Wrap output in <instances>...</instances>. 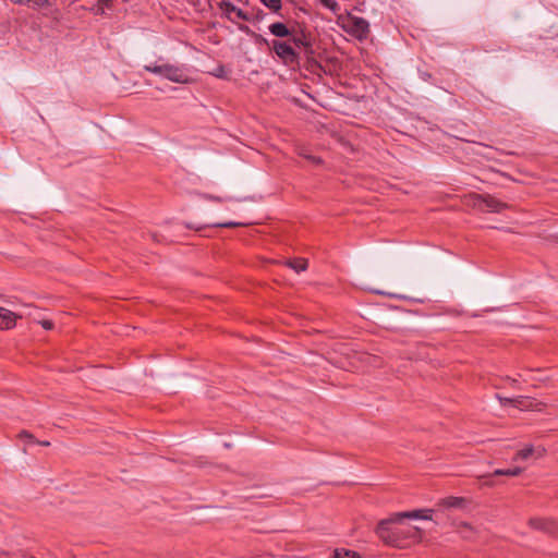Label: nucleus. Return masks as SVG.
Here are the masks:
<instances>
[{
    "mask_svg": "<svg viewBox=\"0 0 558 558\" xmlns=\"http://www.w3.org/2000/svg\"><path fill=\"white\" fill-rule=\"evenodd\" d=\"M407 533L410 536L414 537L418 533V529L417 527H407Z\"/></svg>",
    "mask_w": 558,
    "mask_h": 558,
    "instance_id": "a878e982",
    "label": "nucleus"
},
{
    "mask_svg": "<svg viewBox=\"0 0 558 558\" xmlns=\"http://www.w3.org/2000/svg\"><path fill=\"white\" fill-rule=\"evenodd\" d=\"M35 3H36V4H41V3H43V0H35Z\"/></svg>",
    "mask_w": 558,
    "mask_h": 558,
    "instance_id": "2f4dec72",
    "label": "nucleus"
},
{
    "mask_svg": "<svg viewBox=\"0 0 558 558\" xmlns=\"http://www.w3.org/2000/svg\"><path fill=\"white\" fill-rule=\"evenodd\" d=\"M80 7L95 14H104L105 7H110L111 0H75Z\"/></svg>",
    "mask_w": 558,
    "mask_h": 558,
    "instance_id": "6e6552de",
    "label": "nucleus"
},
{
    "mask_svg": "<svg viewBox=\"0 0 558 558\" xmlns=\"http://www.w3.org/2000/svg\"><path fill=\"white\" fill-rule=\"evenodd\" d=\"M269 32L279 38L291 36V31L289 27L281 22L272 23L269 25Z\"/></svg>",
    "mask_w": 558,
    "mask_h": 558,
    "instance_id": "ddd939ff",
    "label": "nucleus"
},
{
    "mask_svg": "<svg viewBox=\"0 0 558 558\" xmlns=\"http://www.w3.org/2000/svg\"><path fill=\"white\" fill-rule=\"evenodd\" d=\"M469 147L472 149L473 154H475V155L485 156L487 158L494 157L493 155L495 153V149H493L492 147H488V146H485L482 144H474L472 146H470L469 144H464V147H461V149L468 150Z\"/></svg>",
    "mask_w": 558,
    "mask_h": 558,
    "instance_id": "f8f14e48",
    "label": "nucleus"
},
{
    "mask_svg": "<svg viewBox=\"0 0 558 558\" xmlns=\"http://www.w3.org/2000/svg\"><path fill=\"white\" fill-rule=\"evenodd\" d=\"M465 502H466V500L464 498L456 497V501H454L456 510L464 508Z\"/></svg>",
    "mask_w": 558,
    "mask_h": 558,
    "instance_id": "5701e85b",
    "label": "nucleus"
},
{
    "mask_svg": "<svg viewBox=\"0 0 558 558\" xmlns=\"http://www.w3.org/2000/svg\"><path fill=\"white\" fill-rule=\"evenodd\" d=\"M529 525L534 529L542 531L547 534H558V522L551 518H531Z\"/></svg>",
    "mask_w": 558,
    "mask_h": 558,
    "instance_id": "423d86ee",
    "label": "nucleus"
},
{
    "mask_svg": "<svg viewBox=\"0 0 558 558\" xmlns=\"http://www.w3.org/2000/svg\"><path fill=\"white\" fill-rule=\"evenodd\" d=\"M219 8L226 13L227 17L232 21L231 14L233 13L239 20L248 21V15L242 10L236 8L228 0H223L219 3Z\"/></svg>",
    "mask_w": 558,
    "mask_h": 558,
    "instance_id": "1a4fd4ad",
    "label": "nucleus"
},
{
    "mask_svg": "<svg viewBox=\"0 0 558 558\" xmlns=\"http://www.w3.org/2000/svg\"><path fill=\"white\" fill-rule=\"evenodd\" d=\"M40 324L47 330H50L53 328V323L51 320H41Z\"/></svg>",
    "mask_w": 558,
    "mask_h": 558,
    "instance_id": "393cba45",
    "label": "nucleus"
},
{
    "mask_svg": "<svg viewBox=\"0 0 558 558\" xmlns=\"http://www.w3.org/2000/svg\"><path fill=\"white\" fill-rule=\"evenodd\" d=\"M523 472V469L520 466H514L510 469H497L493 472V475H506V476H518Z\"/></svg>",
    "mask_w": 558,
    "mask_h": 558,
    "instance_id": "dca6fc26",
    "label": "nucleus"
},
{
    "mask_svg": "<svg viewBox=\"0 0 558 558\" xmlns=\"http://www.w3.org/2000/svg\"><path fill=\"white\" fill-rule=\"evenodd\" d=\"M432 512H433V510H430V509H424V510H412V511L396 513L390 519L383 520L378 524L377 533L384 541L393 544L396 542V539L392 538V536L405 532V529L400 527V526H395V527L390 529L389 524L401 523V521L403 519L429 520V519H432Z\"/></svg>",
    "mask_w": 558,
    "mask_h": 558,
    "instance_id": "f257e3e1",
    "label": "nucleus"
},
{
    "mask_svg": "<svg viewBox=\"0 0 558 558\" xmlns=\"http://www.w3.org/2000/svg\"><path fill=\"white\" fill-rule=\"evenodd\" d=\"M445 505H447V506H449V507L453 506V500H452V498H451V497H450V498H447V499L445 500Z\"/></svg>",
    "mask_w": 558,
    "mask_h": 558,
    "instance_id": "c85d7f7f",
    "label": "nucleus"
},
{
    "mask_svg": "<svg viewBox=\"0 0 558 558\" xmlns=\"http://www.w3.org/2000/svg\"><path fill=\"white\" fill-rule=\"evenodd\" d=\"M320 3L332 11L333 13L338 12L340 10V5L335 0H319Z\"/></svg>",
    "mask_w": 558,
    "mask_h": 558,
    "instance_id": "aec40b11",
    "label": "nucleus"
},
{
    "mask_svg": "<svg viewBox=\"0 0 558 558\" xmlns=\"http://www.w3.org/2000/svg\"><path fill=\"white\" fill-rule=\"evenodd\" d=\"M38 444H39V445H41V446H49V445H50V442H49V441H40V442H38Z\"/></svg>",
    "mask_w": 558,
    "mask_h": 558,
    "instance_id": "c756f323",
    "label": "nucleus"
},
{
    "mask_svg": "<svg viewBox=\"0 0 558 558\" xmlns=\"http://www.w3.org/2000/svg\"><path fill=\"white\" fill-rule=\"evenodd\" d=\"M518 384V380L517 379H511V385L512 386H515Z\"/></svg>",
    "mask_w": 558,
    "mask_h": 558,
    "instance_id": "7c9ffc66",
    "label": "nucleus"
},
{
    "mask_svg": "<svg viewBox=\"0 0 558 558\" xmlns=\"http://www.w3.org/2000/svg\"><path fill=\"white\" fill-rule=\"evenodd\" d=\"M341 26L347 33L360 40L365 39L369 33L368 22L363 17L352 14H348L343 19Z\"/></svg>",
    "mask_w": 558,
    "mask_h": 558,
    "instance_id": "7ed1b4c3",
    "label": "nucleus"
},
{
    "mask_svg": "<svg viewBox=\"0 0 558 558\" xmlns=\"http://www.w3.org/2000/svg\"><path fill=\"white\" fill-rule=\"evenodd\" d=\"M496 398L499 400L501 405H511V407L515 408V402L514 401H517V397L515 398H507V397H502V396L497 393Z\"/></svg>",
    "mask_w": 558,
    "mask_h": 558,
    "instance_id": "412c9836",
    "label": "nucleus"
},
{
    "mask_svg": "<svg viewBox=\"0 0 558 558\" xmlns=\"http://www.w3.org/2000/svg\"><path fill=\"white\" fill-rule=\"evenodd\" d=\"M205 199H209V201H214V202H218V203H221L223 202L225 199L219 197V196H214V195H210V194H204L203 196Z\"/></svg>",
    "mask_w": 558,
    "mask_h": 558,
    "instance_id": "b1692460",
    "label": "nucleus"
},
{
    "mask_svg": "<svg viewBox=\"0 0 558 558\" xmlns=\"http://www.w3.org/2000/svg\"><path fill=\"white\" fill-rule=\"evenodd\" d=\"M271 48L284 64L299 63V52L289 41L275 39L271 41Z\"/></svg>",
    "mask_w": 558,
    "mask_h": 558,
    "instance_id": "20e7f679",
    "label": "nucleus"
},
{
    "mask_svg": "<svg viewBox=\"0 0 558 558\" xmlns=\"http://www.w3.org/2000/svg\"><path fill=\"white\" fill-rule=\"evenodd\" d=\"M357 554L352 550L338 548L333 551V558H356Z\"/></svg>",
    "mask_w": 558,
    "mask_h": 558,
    "instance_id": "a211bd4d",
    "label": "nucleus"
},
{
    "mask_svg": "<svg viewBox=\"0 0 558 558\" xmlns=\"http://www.w3.org/2000/svg\"><path fill=\"white\" fill-rule=\"evenodd\" d=\"M473 205L475 208L486 210L489 213H500L501 210L507 208V205L505 203H501L500 201L490 195H476L473 197Z\"/></svg>",
    "mask_w": 558,
    "mask_h": 558,
    "instance_id": "39448f33",
    "label": "nucleus"
},
{
    "mask_svg": "<svg viewBox=\"0 0 558 558\" xmlns=\"http://www.w3.org/2000/svg\"><path fill=\"white\" fill-rule=\"evenodd\" d=\"M543 452L544 449H535L533 446H529L524 449L519 450L514 456L513 461L527 460L532 457L538 458L543 456Z\"/></svg>",
    "mask_w": 558,
    "mask_h": 558,
    "instance_id": "9b49d317",
    "label": "nucleus"
},
{
    "mask_svg": "<svg viewBox=\"0 0 558 558\" xmlns=\"http://www.w3.org/2000/svg\"><path fill=\"white\" fill-rule=\"evenodd\" d=\"M20 436L21 437H25V438L31 439V440H34V436L32 434L27 433V432H22L20 434Z\"/></svg>",
    "mask_w": 558,
    "mask_h": 558,
    "instance_id": "bb28decb",
    "label": "nucleus"
},
{
    "mask_svg": "<svg viewBox=\"0 0 558 558\" xmlns=\"http://www.w3.org/2000/svg\"><path fill=\"white\" fill-rule=\"evenodd\" d=\"M288 37L289 39L287 41H289L295 50L296 48H307L310 46L304 36H295L291 33V36Z\"/></svg>",
    "mask_w": 558,
    "mask_h": 558,
    "instance_id": "f3484780",
    "label": "nucleus"
},
{
    "mask_svg": "<svg viewBox=\"0 0 558 558\" xmlns=\"http://www.w3.org/2000/svg\"><path fill=\"white\" fill-rule=\"evenodd\" d=\"M286 265L298 274L307 269V260L304 258L289 259L286 262Z\"/></svg>",
    "mask_w": 558,
    "mask_h": 558,
    "instance_id": "2eb2a0df",
    "label": "nucleus"
},
{
    "mask_svg": "<svg viewBox=\"0 0 558 558\" xmlns=\"http://www.w3.org/2000/svg\"><path fill=\"white\" fill-rule=\"evenodd\" d=\"M215 226L220 227V228H235V227H240V226H245V223L228 221V222L216 223Z\"/></svg>",
    "mask_w": 558,
    "mask_h": 558,
    "instance_id": "4be33fe9",
    "label": "nucleus"
},
{
    "mask_svg": "<svg viewBox=\"0 0 558 558\" xmlns=\"http://www.w3.org/2000/svg\"><path fill=\"white\" fill-rule=\"evenodd\" d=\"M260 2L272 10L274 12H277L281 9L282 2L281 0H260Z\"/></svg>",
    "mask_w": 558,
    "mask_h": 558,
    "instance_id": "6ab92c4d",
    "label": "nucleus"
},
{
    "mask_svg": "<svg viewBox=\"0 0 558 558\" xmlns=\"http://www.w3.org/2000/svg\"><path fill=\"white\" fill-rule=\"evenodd\" d=\"M515 408L522 411H537L541 412L545 409L546 404L531 397L519 396L517 397Z\"/></svg>",
    "mask_w": 558,
    "mask_h": 558,
    "instance_id": "0eeeda50",
    "label": "nucleus"
},
{
    "mask_svg": "<svg viewBox=\"0 0 558 558\" xmlns=\"http://www.w3.org/2000/svg\"><path fill=\"white\" fill-rule=\"evenodd\" d=\"M531 380H537V381H546L548 378L547 377H541V376H532L530 377Z\"/></svg>",
    "mask_w": 558,
    "mask_h": 558,
    "instance_id": "cd10ccee",
    "label": "nucleus"
},
{
    "mask_svg": "<svg viewBox=\"0 0 558 558\" xmlns=\"http://www.w3.org/2000/svg\"><path fill=\"white\" fill-rule=\"evenodd\" d=\"M17 314L13 313L10 310L4 307H0V330L11 329L15 326L17 318H20Z\"/></svg>",
    "mask_w": 558,
    "mask_h": 558,
    "instance_id": "9d476101",
    "label": "nucleus"
},
{
    "mask_svg": "<svg viewBox=\"0 0 558 558\" xmlns=\"http://www.w3.org/2000/svg\"><path fill=\"white\" fill-rule=\"evenodd\" d=\"M145 71L161 75L174 83H186L187 77L183 70L173 64H147L144 66Z\"/></svg>",
    "mask_w": 558,
    "mask_h": 558,
    "instance_id": "f03ea898",
    "label": "nucleus"
},
{
    "mask_svg": "<svg viewBox=\"0 0 558 558\" xmlns=\"http://www.w3.org/2000/svg\"><path fill=\"white\" fill-rule=\"evenodd\" d=\"M456 533H460L465 539H473L476 532L470 524L465 522H459L456 523Z\"/></svg>",
    "mask_w": 558,
    "mask_h": 558,
    "instance_id": "4468645a",
    "label": "nucleus"
}]
</instances>
